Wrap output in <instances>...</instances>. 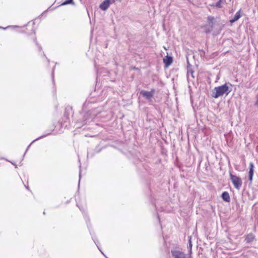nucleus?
Here are the masks:
<instances>
[{"mask_svg":"<svg viewBox=\"0 0 258 258\" xmlns=\"http://www.w3.org/2000/svg\"><path fill=\"white\" fill-rule=\"evenodd\" d=\"M110 5L108 4V1L105 0L103 1V3H102L99 6V8L102 10L105 11L106 10L108 7H109Z\"/></svg>","mask_w":258,"mask_h":258,"instance_id":"11","label":"nucleus"},{"mask_svg":"<svg viewBox=\"0 0 258 258\" xmlns=\"http://www.w3.org/2000/svg\"><path fill=\"white\" fill-rule=\"evenodd\" d=\"M72 111V108H70V107H67L66 108V111H65V112H64V117L66 118V119H68L69 118V117H68V114L70 112H71Z\"/></svg>","mask_w":258,"mask_h":258,"instance_id":"14","label":"nucleus"},{"mask_svg":"<svg viewBox=\"0 0 258 258\" xmlns=\"http://www.w3.org/2000/svg\"><path fill=\"white\" fill-rule=\"evenodd\" d=\"M33 31L34 33H35V30H33Z\"/></svg>","mask_w":258,"mask_h":258,"instance_id":"26","label":"nucleus"},{"mask_svg":"<svg viewBox=\"0 0 258 258\" xmlns=\"http://www.w3.org/2000/svg\"><path fill=\"white\" fill-rule=\"evenodd\" d=\"M231 90L226 84L215 87L212 93V97L217 98L224 94L228 95Z\"/></svg>","mask_w":258,"mask_h":258,"instance_id":"2","label":"nucleus"},{"mask_svg":"<svg viewBox=\"0 0 258 258\" xmlns=\"http://www.w3.org/2000/svg\"><path fill=\"white\" fill-rule=\"evenodd\" d=\"M9 28H12L13 29H15V28H19L20 27L19 26H16V25L8 26V27H5V28L0 26V28L4 29V30H6L7 29H8Z\"/></svg>","mask_w":258,"mask_h":258,"instance_id":"17","label":"nucleus"},{"mask_svg":"<svg viewBox=\"0 0 258 258\" xmlns=\"http://www.w3.org/2000/svg\"><path fill=\"white\" fill-rule=\"evenodd\" d=\"M240 12L241 10H239L236 13L234 17L230 20L231 23H233L234 22L237 21L241 17Z\"/></svg>","mask_w":258,"mask_h":258,"instance_id":"10","label":"nucleus"},{"mask_svg":"<svg viewBox=\"0 0 258 258\" xmlns=\"http://www.w3.org/2000/svg\"><path fill=\"white\" fill-rule=\"evenodd\" d=\"M79 177H81V170H80Z\"/></svg>","mask_w":258,"mask_h":258,"instance_id":"24","label":"nucleus"},{"mask_svg":"<svg viewBox=\"0 0 258 258\" xmlns=\"http://www.w3.org/2000/svg\"><path fill=\"white\" fill-rule=\"evenodd\" d=\"M225 0H219L218 1L216 4L215 7L218 8H220L222 7V3H223Z\"/></svg>","mask_w":258,"mask_h":258,"instance_id":"15","label":"nucleus"},{"mask_svg":"<svg viewBox=\"0 0 258 258\" xmlns=\"http://www.w3.org/2000/svg\"><path fill=\"white\" fill-rule=\"evenodd\" d=\"M188 248H189V251L190 252H191V248H192V243H191V237H188Z\"/></svg>","mask_w":258,"mask_h":258,"instance_id":"18","label":"nucleus"},{"mask_svg":"<svg viewBox=\"0 0 258 258\" xmlns=\"http://www.w3.org/2000/svg\"><path fill=\"white\" fill-rule=\"evenodd\" d=\"M69 4L74 5V3L73 0H66L62 3L61 5L63 6V5H69Z\"/></svg>","mask_w":258,"mask_h":258,"instance_id":"16","label":"nucleus"},{"mask_svg":"<svg viewBox=\"0 0 258 258\" xmlns=\"http://www.w3.org/2000/svg\"><path fill=\"white\" fill-rule=\"evenodd\" d=\"M254 239V236L252 234L250 233L246 235V236L245 237V241L247 243H250V242H252Z\"/></svg>","mask_w":258,"mask_h":258,"instance_id":"13","label":"nucleus"},{"mask_svg":"<svg viewBox=\"0 0 258 258\" xmlns=\"http://www.w3.org/2000/svg\"><path fill=\"white\" fill-rule=\"evenodd\" d=\"M42 54H43V55L46 57L47 61L49 62V59L46 57L45 54H44V53L43 52H42Z\"/></svg>","mask_w":258,"mask_h":258,"instance_id":"21","label":"nucleus"},{"mask_svg":"<svg viewBox=\"0 0 258 258\" xmlns=\"http://www.w3.org/2000/svg\"><path fill=\"white\" fill-rule=\"evenodd\" d=\"M101 111L102 108H101L93 109L88 111L84 116V124H87L88 122L92 121L93 119L95 118H99L101 117V116L99 115V114Z\"/></svg>","mask_w":258,"mask_h":258,"instance_id":"1","label":"nucleus"},{"mask_svg":"<svg viewBox=\"0 0 258 258\" xmlns=\"http://www.w3.org/2000/svg\"><path fill=\"white\" fill-rule=\"evenodd\" d=\"M52 79L53 80V78H54V69H53V71H52Z\"/></svg>","mask_w":258,"mask_h":258,"instance_id":"23","label":"nucleus"},{"mask_svg":"<svg viewBox=\"0 0 258 258\" xmlns=\"http://www.w3.org/2000/svg\"><path fill=\"white\" fill-rule=\"evenodd\" d=\"M49 134H50V133H48V134H46V135H42V136H40V137H39V138H37L36 139L34 140V141H32V143H31V144H30V145L27 147V149H26V151H25V152L24 154L23 155V157L24 158V157H25V154H26L27 152L28 151V150H29V149L30 148V147L31 145H32L34 142H35V141H37V140H39V139H42V138H44V137H45L47 136H48V135H49Z\"/></svg>","mask_w":258,"mask_h":258,"instance_id":"12","label":"nucleus"},{"mask_svg":"<svg viewBox=\"0 0 258 258\" xmlns=\"http://www.w3.org/2000/svg\"><path fill=\"white\" fill-rule=\"evenodd\" d=\"M34 41L35 42L36 44L37 45L38 50H39V51H41L42 50V48H41V46H40V45L38 44V43H37V41H36V38H34Z\"/></svg>","mask_w":258,"mask_h":258,"instance_id":"19","label":"nucleus"},{"mask_svg":"<svg viewBox=\"0 0 258 258\" xmlns=\"http://www.w3.org/2000/svg\"><path fill=\"white\" fill-rule=\"evenodd\" d=\"M155 92L154 89H152L151 91H148L145 90H142L140 92V94L143 96L149 102H152V98Z\"/></svg>","mask_w":258,"mask_h":258,"instance_id":"3","label":"nucleus"},{"mask_svg":"<svg viewBox=\"0 0 258 258\" xmlns=\"http://www.w3.org/2000/svg\"><path fill=\"white\" fill-rule=\"evenodd\" d=\"M208 19L209 21H212V18L209 17ZM203 28L204 29V31L206 33H210L212 31L213 28L212 22H211V25L210 26H204L203 27Z\"/></svg>","mask_w":258,"mask_h":258,"instance_id":"8","label":"nucleus"},{"mask_svg":"<svg viewBox=\"0 0 258 258\" xmlns=\"http://www.w3.org/2000/svg\"><path fill=\"white\" fill-rule=\"evenodd\" d=\"M255 106H258V93L256 94L255 96V101L254 103Z\"/></svg>","mask_w":258,"mask_h":258,"instance_id":"20","label":"nucleus"},{"mask_svg":"<svg viewBox=\"0 0 258 258\" xmlns=\"http://www.w3.org/2000/svg\"><path fill=\"white\" fill-rule=\"evenodd\" d=\"M254 164L252 162L249 163V170L248 172V180L250 181L252 180L253 172H254Z\"/></svg>","mask_w":258,"mask_h":258,"instance_id":"6","label":"nucleus"},{"mask_svg":"<svg viewBox=\"0 0 258 258\" xmlns=\"http://www.w3.org/2000/svg\"><path fill=\"white\" fill-rule=\"evenodd\" d=\"M171 253L173 258H187L186 254L182 250L177 249H172Z\"/></svg>","mask_w":258,"mask_h":258,"instance_id":"5","label":"nucleus"},{"mask_svg":"<svg viewBox=\"0 0 258 258\" xmlns=\"http://www.w3.org/2000/svg\"><path fill=\"white\" fill-rule=\"evenodd\" d=\"M173 61V58L171 56L167 55L163 58V62L166 67L170 66Z\"/></svg>","mask_w":258,"mask_h":258,"instance_id":"7","label":"nucleus"},{"mask_svg":"<svg viewBox=\"0 0 258 258\" xmlns=\"http://www.w3.org/2000/svg\"><path fill=\"white\" fill-rule=\"evenodd\" d=\"M230 180L233 184L235 188L239 189L242 185V180L239 177L234 175L232 174H230Z\"/></svg>","mask_w":258,"mask_h":258,"instance_id":"4","label":"nucleus"},{"mask_svg":"<svg viewBox=\"0 0 258 258\" xmlns=\"http://www.w3.org/2000/svg\"><path fill=\"white\" fill-rule=\"evenodd\" d=\"M221 198L225 202H229L230 201V196L227 191H224L221 195Z\"/></svg>","mask_w":258,"mask_h":258,"instance_id":"9","label":"nucleus"},{"mask_svg":"<svg viewBox=\"0 0 258 258\" xmlns=\"http://www.w3.org/2000/svg\"><path fill=\"white\" fill-rule=\"evenodd\" d=\"M11 163L13 165H14L15 166V168H17V165L15 163H13V162H11Z\"/></svg>","mask_w":258,"mask_h":258,"instance_id":"22","label":"nucleus"},{"mask_svg":"<svg viewBox=\"0 0 258 258\" xmlns=\"http://www.w3.org/2000/svg\"><path fill=\"white\" fill-rule=\"evenodd\" d=\"M122 0H116V1L121 2Z\"/></svg>","mask_w":258,"mask_h":258,"instance_id":"25","label":"nucleus"}]
</instances>
